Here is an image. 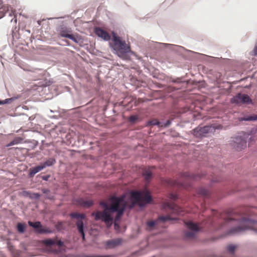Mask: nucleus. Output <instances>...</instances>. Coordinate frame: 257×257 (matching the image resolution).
Returning a JSON list of instances; mask_svg holds the SVG:
<instances>
[{"instance_id":"f257e3e1","label":"nucleus","mask_w":257,"mask_h":257,"mask_svg":"<svg viewBox=\"0 0 257 257\" xmlns=\"http://www.w3.org/2000/svg\"><path fill=\"white\" fill-rule=\"evenodd\" d=\"M125 198V196L124 195L120 197L111 196L107 202H100V205L104 208L103 211L93 212L91 215L95 216L96 220H101L107 225H110L113 220L112 214L116 212L114 222V227L116 229L117 227H118L117 221L122 215L125 208L127 206Z\"/></svg>"},{"instance_id":"f03ea898","label":"nucleus","mask_w":257,"mask_h":257,"mask_svg":"<svg viewBox=\"0 0 257 257\" xmlns=\"http://www.w3.org/2000/svg\"><path fill=\"white\" fill-rule=\"evenodd\" d=\"M113 45L112 48L116 51L117 55L124 60L128 59L127 53L131 52L130 46L126 44L125 41L122 40L120 37L112 32Z\"/></svg>"},{"instance_id":"7ed1b4c3","label":"nucleus","mask_w":257,"mask_h":257,"mask_svg":"<svg viewBox=\"0 0 257 257\" xmlns=\"http://www.w3.org/2000/svg\"><path fill=\"white\" fill-rule=\"evenodd\" d=\"M131 204L129 205L130 208L138 204L144 206L150 203L152 200L150 192L148 191H132L131 193Z\"/></svg>"},{"instance_id":"20e7f679","label":"nucleus","mask_w":257,"mask_h":257,"mask_svg":"<svg viewBox=\"0 0 257 257\" xmlns=\"http://www.w3.org/2000/svg\"><path fill=\"white\" fill-rule=\"evenodd\" d=\"M247 229H251L257 232V221L242 217L240 220V225L236 228L231 229L230 233H238Z\"/></svg>"},{"instance_id":"39448f33","label":"nucleus","mask_w":257,"mask_h":257,"mask_svg":"<svg viewBox=\"0 0 257 257\" xmlns=\"http://www.w3.org/2000/svg\"><path fill=\"white\" fill-rule=\"evenodd\" d=\"M70 216L73 218L77 219L76 224L78 232L81 234L83 240L85 239V234L84 232V225L83 220L85 218V215L83 213H78L77 212H73L70 214Z\"/></svg>"},{"instance_id":"423d86ee","label":"nucleus","mask_w":257,"mask_h":257,"mask_svg":"<svg viewBox=\"0 0 257 257\" xmlns=\"http://www.w3.org/2000/svg\"><path fill=\"white\" fill-rule=\"evenodd\" d=\"M220 125H206L203 127L198 126L193 130V134L197 137H205L209 133L212 132L215 129L220 128Z\"/></svg>"},{"instance_id":"0eeeda50","label":"nucleus","mask_w":257,"mask_h":257,"mask_svg":"<svg viewBox=\"0 0 257 257\" xmlns=\"http://www.w3.org/2000/svg\"><path fill=\"white\" fill-rule=\"evenodd\" d=\"M232 103L241 105L245 103H251V99L247 94L238 93L231 99Z\"/></svg>"},{"instance_id":"6e6552de","label":"nucleus","mask_w":257,"mask_h":257,"mask_svg":"<svg viewBox=\"0 0 257 257\" xmlns=\"http://www.w3.org/2000/svg\"><path fill=\"white\" fill-rule=\"evenodd\" d=\"M232 146L237 151H241L246 147V141L241 137H237L234 139Z\"/></svg>"},{"instance_id":"1a4fd4ad","label":"nucleus","mask_w":257,"mask_h":257,"mask_svg":"<svg viewBox=\"0 0 257 257\" xmlns=\"http://www.w3.org/2000/svg\"><path fill=\"white\" fill-rule=\"evenodd\" d=\"M28 224L30 226L34 227L36 229V231L39 233H50L51 231L46 228L43 227L40 222L37 221L33 222L29 221Z\"/></svg>"},{"instance_id":"9d476101","label":"nucleus","mask_w":257,"mask_h":257,"mask_svg":"<svg viewBox=\"0 0 257 257\" xmlns=\"http://www.w3.org/2000/svg\"><path fill=\"white\" fill-rule=\"evenodd\" d=\"M163 208L165 209H169L173 213H178L180 208L172 201H167L163 203Z\"/></svg>"},{"instance_id":"9b49d317","label":"nucleus","mask_w":257,"mask_h":257,"mask_svg":"<svg viewBox=\"0 0 257 257\" xmlns=\"http://www.w3.org/2000/svg\"><path fill=\"white\" fill-rule=\"evenodd\" d=\"M95 33L99 37L102 38L105 41H108L110 39L109 34L100 28H96L95 29Z\"/></svg>"},{"instance_id":"f8f14e48","label":"nucleus","mask_w":257,"mask_h":257,"mask_svg":"<svg viewBox=\"0 0 257 257\" xmlns=\"http://www.w3.org/2000/svg\"><path fill=\"white\" fill-rule=\"evenodd\" d=\"M71 31L68 29H62L59 33V36L62 37L69 38L75 42H77V40L75 37L71 34Z\"/></svg>"},{"instance_id":"ddd939ff","label":"nucleus","mask_w":257,"mask_h":257,"mask_svg":"<svg viewBox=\"0 0 257 257\" xmlns=\"http://www.w3.org/2000/svg\"><path fill=\"white\" fill-rule=\"evenodd\" d=\"M173 219L169 215L160 216L157 221H150L147 222V225L149 227H154L159 221L165 222Z\"/></svg>"},{"instance_id":"4468645a","label":"nucleus","mask_w":257,"mask_h":257,"mask_svg":"<svg viewBox=\"0 0 257 257\" xmlns=\"http://www.w3.org/2000/svg\"><path fill=\"white\" fill-rule=\"evenodd\" d=\"M122 240L120 238H116L107 241L106 242V246L107 248H114L121 244Z\"/></svg>"},{"instance_id":"2eb2a0df","label":"nucleus","mask_w":257,"mask_h":257,"mask_svg":"<svg viewBox=\"0 0 257 257\" xmlns=\"http://www.w3.org/2000/svg\"><path fill=\"white\" fill-rule=\"evenodd\" d=\"M77 204L84 208H89L93 205V202L91 200L80 199L77 201Z\"/></svg>"},{"instance_id":"dca6fc26","label":"nucleus","mask_w":257,"mask_h":257,"mask_svg":"<svg viewBox=\"0 0 257 257\" xmlns=\"http://www.w3.org/2000/svg\"><path fill=\"white\" fill-rule=\"evenodd\" d=\"M44 169V166H41V165L38 166L37 167H35L34 168H31L30 169L29 172V176L31 177H33L35 174H36L37 173L39 172L41 170Z\"/></svg>"},{"instance_id":"f3484780","label":"nucleus","mask_w":257,"mask_h":257,"mask_svg":"<svg viewBox=\"0 0 257 257\" xmlns=\"http://www.w3.org/2000/svg\"><path fill=\"white\" fill-rule=\"evenodd\" d=\"M186 226L192 231H197L199 229L198 225L191 221H187L185 222Z\"/></svg>"},{"instance_id":"a211bd4d","label":"nucleus","mask_w":257,"mask_h":257,"mask_svg":"<svg viewBox=\"0 0 257 257\" xmlns=\"http://www.w3.org/2000/svg\"><path fill=\"white\" fill-rule=\"evenodd\" d=\"M167 183L171 186L184 187V184L177 180L169 179Z\"/></svg>"},{"instance_id":"6ab92c4d","label":"nucleus","mask_w":257,"mask_h":257,"mask_svg":"<svg viewBox=\"0 0 257 257\" xmlns=\"http://www.w3.org/2000/svg\"><path fill=\"white\" fill-rule=\"evenodd\" d=\"M55 163V159L50 158L45 161L43 165H41V166H44V168H45L46 167H49L54 165Z\"/></svg>"},{"instance_id":"aec40b11","label":"nucleus","mask_w":257,"mask_h":257,"mask_svg":"<svg viewBox=\"0 0 257 257\" xmlns=\"http://www.w3.org/2000/svg\"><path fill=\"white\" fill-rule=\"evenodd\" d=\"M152 172L150 169L145 170L143 173V175L145 177V179L147 182H149L150 181L152 178Z\"/></svg>"},{"instance_id":"412c9836","label":"nucleus","mask_w":257,"mask_h":257,"mask_svg":"<svg viewBox=\"0 0 257 257\" xmlns=\"http://www.w3.org/2000/svg\"><path fill=\"white\" fill-rule=\"evenodd\" d=\"M149 124L151 125H157L159 127H163V124L159 121L157 119H153L149 122Z\"/></svg>"},{"instance_id":"4be33fe9","label":"nucleus","mask_w":257,"mask_h":257,"mask_svg":"<svg viewBox=\"0 0 257 257\" xmlns=\"http://www.w3.org/2000/svg\"><path fill=\"white\" fill-rule=\"evenodd\" d=\"M44 243L47 246H52L56 243V240L51 239H45L43 241Z\"/></svg>"},{"instance_id":"5701e85b","label":"nucleus","mask_w":257,"mask_h":257,"mask_svg":"<svg viewBox=\"0 0 257 257\" xmlns=\"http://www.w3.org/2000/svg\"><path fill=\"white\" fill-rule=\"evenodd\" d=\"M26 225L25 224L19 223L17 225V229L20 233H23L25 231Z\"/></svg>"},{"instance_id":"b1692460","label":"nucleus","mask_w":257,"mask_h":257,"mask_svg":"<svg viewBox=\"0 0 257 257\" xmlns=\"http://www.w3.org/2000/svg\"><path fill=\"white\" fill-rule=\"evenodd\" d=\"M237 246L233 244H229L227 247V249L228 252L233 253L235 250L236 249Z\"/></svg>"},{"instance_id":"393cba45","label":"nucleus","mask_w":257,"mask_h":257,"mask_svg":"<svg viewBox=\"0 0 257 257\" xmlns=\"http://www.w3.org/2000/svg\"><path fill=\"white\" fill-rule=\"evenodd\" d=\"M195 233L193 231H187L185 233V236L186 238H193L195 237Z\"/></svg>"},{"instance_id":"a878e982","label":"nucleus","mask_w":257,"mask_h":257,"mask_svg":"<svg viewBox=\"0 0 257 257\" xmlns=\"http://www.w3.org/2000/svg\"><path fill=\"white\" fill-rule=\"evenodd\" d=\"M198 192L199 194L203 196H207L208 195L207 190L203 188H200L198 190Z\"/></svg>"},{"instance_id":"bb28decb","label":"nucleus","mask_w":257,"mask_h":257,"mask_svg":"<svg viewBox=\"0 0 257 257\" xmlns=\"http://www.w3.org/2000/svg\"><path fill=\"white\" fill-rule=\"evenodd\" d=\"M183 177L185 178H192L194 180H196V176L193 174H190L189 173H185L183 174Z\"/></svg>"},{"instance_id":"cd10ccee","label":"nucleus","mask_w":257,"mask_h":257,"mask_svg":"<svg viewBox=\"0 0 257 257\" xmlns=\"http://www.w3.org/2000/svg\"><path fill=\"white\" fill-rule=\"evenodd\" d=\"M241 120H257V115L251 116L247 117H244L241 119Z\"/></svg>"},{"instance_id":"c85d7f7f","label":"nucleus","mask_w":257,"mask_h":257,"mask_svg":"<svg viewBox=\"0 0 257 257\" xmlns=\"http://www.w3.org/2000/svg\"><path fill=\"white\" fill-rule=\"evenodd\" d=\"M30 197L32 199H39L40 197V194L37 193H29Z\"/></svg>"},{"instance_id":"c756f323","label":"nucleus","mask_w":257,"mask_h":257,"mask_svg":"<svg viewBox=\"0 0 257 257\" xmlns=\"http://www.w3.org/2000/svg\"><path fill=\"white\" fill-rule=\"evenodd\" d=\"M139 119V117L137 115H132L129 117V120L132 123L135 122Z\"/></svg>"},{"instance_id":"7c9ffc66","label":"nucleus","mask_w":257,"mask_h":257,"mask_svg":"<svg viewBox=\"0 0 257 257\" xmlns=\"http://www.w3.org/2000/svg\"><path fill=\"white\" fill-rule=\"evenodd\" d=\"M257 138L255 136H251L249 138V140L248 142V145H252L253 143H254L255 141L256 140Z\"/></svg>"},{"instance_id":"2f4dec72","label":"nucleus","mask_w":257,"mask_h":257,"mask_svg":"<svg viewBox=\"0 0 257 257\" xmlns=\"http://www.w3.org/2000/svg\"><path fill=\"white\" fill-rule=\"evenodd\" d=\"M21 140H22L20 139H15L14 140H13L10 143V144L9 145V146L18 144L21 142Z\"/></svg>"},{"instance_id":"473e14b6","label":"nucleus","mask_w":257,"mask_h":257,"mask_svg":"<svg viewBox=\"0 0 257 257\" xmlns=\"http://www.w3.org/2000/svg\"><path fill=\"white\" fill-rule=\"evenodd\" d=\"M169 197L172 200H176L177 198V196L176 194L171 193L169 195Z\"/></svg>"},{"instance_id":"72a5a7b5","label":"nucleus","mask_w":257,"mask_h":257,"mask_svg":"<svg viewBox=\"0 0 257 257\" xmlns=\"http://www.w3.org/2000/svg\"><path fill=\"white\" fill-rule=\"evenodd\" d=\"M253 55L257 56V45H255V46L254 48V49L252 51Z\"/></svg>"},{"instance_id":"f704fd0d","label":"nucleus","mask_w":257,"mask_h":257,"mask_svg":"<svg viewBox=\"0 0 257 257\" xmlns=\"http://www.w3.org/2000/svg\"><path fill=\"white\" fill-rule=\"evenodd\" d=\"M55 244H57L58 246H62L63 245V242L61 241H60V240H59V241L56 240Z\"/></svg>"},{"instance_id":"c9c22d12","label":"nucleus","mask_w":257,"mask_h":257,"mask_svg":"<svg viewBox=\"0 0 257 257\" xmlns=\"http://www.w3.org/2000/svg\"><path fill=\"white\" fill-rule=\"evenodd\" d=\"M171 123V120H168L167 121V122L163 124V126L166 127L169 126Z\"/></svg>"},{"instance_id":"e433bc0d","label":"nucleus","mask_w":257,"mask_h":257,"mask_svg":"<svg viewBox=\"0 0 257 257\" xmlns=\"http://www.w3.org/2000/svg\"><path fill=\"white\" fill-rule=\"evenodd\" d=\"M43 179L47 180V178H46V177H43Z\"/></svg>"},{"instance_id":"4c0bfd02","label":"nucleus","mask_w":257,"mask_h":257,"mask_svg":"<svg viewBox=\"0 0 257 257\" xmlns=\"http://www.w3.org/2000/svg\"><path fill=\"white\" fill-rule=\"evenodd\" d=\"M66 43H67V45H69V43H68V41H66Z\"/></svg>"},{"instance_id":"58836bf2","label":"nucleus","mask_w":257,"mask_h":257,"mask_svg":"<svg viewBox=\"0 0 257 257\" xmlns=\"http://www.w3.org/2000/svg\"><path fill=\"white\" fill-rule=\"evenodd\" d=\"M231 219H232V218H228V220H231Z\"/></svg>"}]
</instances>
